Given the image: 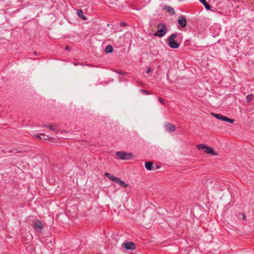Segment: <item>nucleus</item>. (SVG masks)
<instances>
[{"mask_svg": "<svg viewBox=\"0 0 254 254\" xmlns=\"http://www.w3.org/2000/svg\"><path fill=\"white\" fill-rule=\"evenodd\" d=\"M253 97L254 95L252 94L248 95L246 97L247 102L248 103L250 102L253 100Z\"/></svg>", "mask_w": 254, "mask_h": 254, "instance_id": "obj_17", "label": "nucleus"}, {"mask_svg": "<svg viewBox=\"0 0 254 254\" xmlns=\"http://www.w3.org/2000/svg\"><path fill=\"white\" fill-rule=\"evenodd\" d=\"M242 214H243V219H245V216L244 214L243 213H242Z\"/></svg>", "mask_w": 254, "mask_h": 254, "instance_id": "obj_30", "label": "nucleus"}, {"mask_svg": "<svg viewBox=\"0 0 254 254\" xmlns=\"http://www.w3.org/2000/svg\"><path fill=\"white\" fill-rule=\"evenodd\" d=\"M120 25L122 26H126L127 24L125 22H122L120 23Z\"/></svg>", "mask_w": 254, "mask_h": 254, "instance_id": "obj_25", "label": "nucleus"}, {"mask_svg": "<svg viewBox=\"0 0 254 254\" xmlns=\"http://www.w3.org/2000/svg\"><path fill=\"white\" fill-rule=\"evenodd\" d=\"M213 182L210 180H206L205 181V182L204 183L205 185L207 187H209V186H210V187H211L212 186H210L211 184H212Z\"/></svg>", "mask_w": 254, "mask_h": 254, "instance_id": "obj_19", "label": "nucleus"}, {"mask_svg": "<svg viewBox=\"0 0 254 254\" xmlns=\"http://www.w3.org/2000/svg\"><path fill=\"white\" fill-rule=\"evenodd\" d=\"M116 154L119 158L118 159H131L136 157V156L131 153H126L124 151H118Z\"/></svg>", "mask_w": 254, "mask_h": 254, "instance_id": "obj_4", "label": "nucleus"}, {"mask_svg": "<svg viewBox=\"0 0 254 254\" xmlns=\"http://www.w3.org/2000/svg\"><path fill=\"white\" fill-rule=\"evenodd\" d=\"M141 92L143 94H146V95H148L149 94V93L147 91V90H145L144 89H142L141 90Z\"/></svg>", "mask_w": 254, "mask_h": 254, "instance_id": "obj_21", "label": "nucleus"}, {"mask_svg": "<svg viewBox=\"0 0 254 254\" xmlns=\"http://www.w3.org/2000/svg\"><path fill=\"white\" fill-rule=\"evenodd\" d=\"M165 130L168 132H174L176 130V127L170 123H165L164 125Z\"/></svg>", "mask_w": 254, "mask_h": 254, "instance_id": "obj_7", "label": "nucleus"}, {"mask_svg": "<svg viewBox=\"0 0 254 254\" xmlns=\"http://www.w3.org/2000/svg\"><path fill=\"white\" fill-rule=\"evenodd\" d=\"M105 176H106L107 177H108V178H109L112 181H113L114 180V179L116 177L114 176L113 175H111L110 174L107 173V172H106L105 173Z\"/></svg>", "mask_w": 254, "mask_h": 254, "instance_id": "obj_16", "label": "nucleus"}, {"mask_svg": "<svg viewBox=\"0 0 254 254\" xmlns=\"http://www.w3.org/2000/svg\"><path fill=\"white\" fill-rule=\"evenodd\" d=\"M47 157V156H46L45 155H44L43 156H42V157L43 158V157Z\"/></svg>", "mask_w": 254, "mask_h": 254, "instance_id": "obj_31", "label": "nucleus"}, {"mask_svg": "<svg viewBox=\"0 0 254 254\" xmlns=\"http://www.w3.org/2000/svg\"><path fill=\"white\" fill-rule=\"evenodd\" d=\"M43 127L49 128L51 130L56 132L58 133L59 131L57 130L58 126L56 124L54 125H47L45 124Z\"/></svg>", "mask_w": 254, "mask_h": 254, "instance_id": "obj_9", "label": "nucleus"}, {"mask_svg": "<svg viewBox=\"0 0 254 254\" xmlns=\"http://www.w3.org/2000/svg\"><path fill=\"white\" fill-rule=\"evenodd\" d=\"M201 3H204L205 2H206V0H199Z\"/></svg>", "mask_w": 254, "mask_h": 254, "instance_id": "obj_28", "label": "nucleus"}, {"mask_svg": "<svg viewBox=\"0 0 254 254\" xmlns=\"http://www.w3.org/2000/svg\"><path fill=\"white\" fill-rule=\"evenodd\" d=\"M77 14L79 17H81L82 19H86V17L83 15V11L81 9H78L77 11Z\"/></svg>", "mask_w": 254, "mask_h": 254, "instance_id": "obj_14", "label": "nucleus"}, {"mask_svg": "<svg viewBox=\"0 0 254 254\" xmlns=\"http://www.w3.org/2000/svg\"><path fill=\"white\" fill-rule=\"evenodd\" d=\"M163 9L166 10L168 13H169L171 15H174L175 14V12L174 8L170 6L164 5L163 6Z\"/></svg>", "mask_w": 254, "mask_h": 254, "instance_id": "obj_13", "label": "nucleus"}, {"mask_svg": "<svg viewBox=\"0 0 254 254\" xmlns=\"http://www.w3.org/2000/svg\"><path fill=\"white\" fill-rule=\"evenodd\" d=\"M150 71H151V69L149 68L147 70V73H149Z\"/></svg>", "mask_w": 254, "mask_h": 254, "instance_id": "obj_29", "label": "nucleus"}, {"mask_svg": "<svg viewBox=\"0 0 254 254\" xmlns=\"http://www.w3.org/2000/svg\"><path fill=\"white\" fill-rule=\"evenodd\" d=\"M113 51V49L112 46L108 45L106 46L105 51L107 53H111Z\"/></svg>", "mask_w": 254, "mask_h": 254, "instance_id": "obj_15", "label": "nucleus"}, {"mask_svg": "<svg viewBox=\"0 0 254 254\" xmlns=\"http://www.w3.org/2000/svg\"><path fill=\"white\" fill-rule=\"evenodd\" d=\"M154 166H155V170L161 168V167L159 165H158V164H154Z\"/></svg>", "mask_w": 254, "mask_h": 254, "instance_id": "obj_24", "label": "nucleus"}, {"mask_svg": "<svg viewBox=\"0 0 254 254\" xmlns=\"http://www.w3.org/2000/svg\"><path fill=\"white\" fill-rule=\"evenodd\" d=\"M178 22L180 25L182 27H185L187 25V19L184 15L181 16L179 17Z\"/></svg>", "mask_w": 254, "mask_h": 254, "instance_id": "obj_8", "label": "nucleus"}, {"mask_svg": "<svg viewBox=\"0 0 254 254\" xmlns=\"http://www.w3.org/2000/svg\"><path fill=\"white\" fill-rule=\"evenodd\" d=\"M34 136L35 137H37V138H39V137H40V134H34Z\"/></svg>", "mask_w": 254, "mask_h": 254, "instance_id": "obj_27", "label": "nucleus"}, {"mask_svg": "<svg viewBox=\"0 0 254 254\" xmlns=\"http://www.w3.org/2000/svg\"><path fill=\"white\" fill-rule=\"evenodd\" d=\"M213 116H214L216 119L222 120L228 123H233L234 122V120L229 119L227 117L223 116L221 114H212Z\"/></svg>", "mask_w": 254, "mask_h": 254, "instance_id": "obj_5", "label": "nucleus"}, {"mask_svg": "<svg viewBox=\"0 0 254 254\" xmlns=\"http://www.w3.org/2000/svg\"><path fill=\"white\" fill-rule=\"evenodd\" d=\"M49 138V136L46 135L44 133H40L39 139H48Z\"/></svg>", "mask_w": 254, "mask_h": 254, "instance_id": "obj_18", "label": "nucleus"}, {"mask_svg": "<svg viewBox=\"0 0 254 254\" xmlns=\"http://www.w3.org/2000/svg\"><path fill=\"white\" fill-rule=\"evenodd\" d=\"M113 182L116 184L123 187L124 188H127L128 186V185L125 182L121 180L119 178L117 177H115Z\"/></svg>", "mask_w": 254, "mask_h": 254, "instance_id": "obj_10", "label": "nucleus"}, {"mask_svg": "<svg viewBox=\"0 0 254 254\" xmlns=\"http://www.w3.org/2000/svg\"><path fill=\"white\" fill-rule=\"evenodd\" d=\"M124 248L127 250H133L135 248V245L132 242H127L124 244Z\"/></svg>", "mask_w": 254, "mask_h": 254, "instance_id": "obj_12", "label": "nucleus"}, {"mask_svg": "<svg viewBox=\"0 0 254 254\" xmlns=\"http://www.w3.org/2000/svg\"><path fill=\"white\" fill-rule=\"evenodd\" d=\"M116 72H117L118 73H119L120 74H122V75H125L126 74V72L121 71H119V70H116Z\"/></svg>", "mask_w": 254, "mask_h": 254, "instance_id": "obj_22", "label": "nucleus"}, {"mask_svg": "<svg viewBox=\"0 0 254 254\" xmlns=\"http://www.w3.org/2000/svg\"><path fill=\"white\" fill-rule=\"evenodd\" d=\"M157 31L154 34V36L162 37L167 32V28L166 25L162 23H159L157 26Z\"/></svg>", "mask_w": 254, "mask_h": 254, "instance_id": "obj_2", "label": "nucleus"}, {"mask_svg": "<svg viewBox=\"0 0 254 254\" xmlns=\"http://www.w3.org/2000/svg\"><path fill=\"white\" fill-rule=\"evenodd\" d=\"M65 49L66 50H68L69 51L70 49V47L68 46H66L65 47Z\"/></svg>", "mask_w": 254, "mask_h": 254, "instance_id": "obj_26", "label": "nucleus"}, {"mask_svg": "<svg viewBox=\"0 0 254 254\" xmlns=\"http://www.w3.org/2000/svg\"><path fill=\"white\" fill-rule=\"evenodd\" d=\"M203 4L206 9H210L211 6L206 1L203 3Z\"/></svg>", "mask_w": 254, "mask_h": 254, "instance_id": "obj_20", "label": "nucleus"}, {"mask_svg": "<svg viewBox=\"0 0 254 254\" xmlns=\"http://www.w3.org/2000/svg\"><path fill=\"white\" fill-rule=\"evenodd\" d=\"M197 147L198 149L201 150L203 152L206 154L213 156H217L218 155V153L215 151L212 147L205 144H198L197 145Z\"/></svg>", "mask_w": 254, "mask_h": 254, "instance_id": "obj_1", "label": "nucleus"}, {"mask_svg": "<svg viewBox=\"0 0 254 254\" xmlns=\"http://www.w3.org/2000/svg\"><path fill=\"white\" fill-rule=\"evenodd\" d=\"M177 37V34L176 33H174L168 38V44L170 48L177 49L179 47V44L175 41V39Z\"/></svg>", "mask_w": 254, "mask_h": 254, "instance_id": "obj_3", "label": "nucleus"}, {"mask_svg": "<svg viewBox=\"0 0 254 254\" xmlns=\"http://www.w3.org/2000/svg\"><path fill=\"white\" fill-rule=\"evenodd\" d=\"M33 227L38 233H41L43 231V226L40 220H36L34 222Z\"/></svg>", "mask_w": 254, "mask_h": 254, "instance_id": "obj_6", "label": "nucleus"}, {"mask_svg": "<svg viewBox=\"0 0 254 254\" xmlns=\"http://www.w3.org/2000/svg\"><path fill=\"white\" fill-rule=\"evenodd\" d=\"M145 167L147 170L149 171L155 170L154 164L152 162H146L145 163Z\"/></svg>", "mask_w": 254, "mask_h": 254, "instance_id": "obj_11", "label": "nucleus"}, {"mask_svg": "<svg viewBox=\"0 0 254 254\" xmlns=\"http://www.w3.org/2000/svg\"><path fill=\"white\" fill-rule=\"evenodd\" d=\"M158 100H159V101H160V102L162 104H163V105H164V104H165V103H164V102L163 99H162L161 98L159 97V98H158Z\"/></svg>", "mask_w": 254, "mask_h": 254, "instance_id": "obj_23", "label": "nucleus"}]
</instances>
